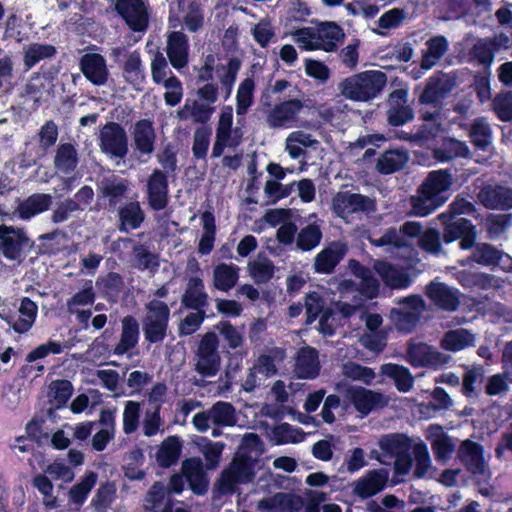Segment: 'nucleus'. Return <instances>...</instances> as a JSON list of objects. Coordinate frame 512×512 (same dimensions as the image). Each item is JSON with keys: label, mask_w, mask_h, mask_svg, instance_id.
<instances>
[{"label": "nucleus", "mask_w": 512, "mask_h": 512, "mask_svg": "<svg viewBox=\"0 0 512 512\" xmlns=\"http://www.w3.org/2000/svg\"><path fill=\"white\" fill-rule=\"evenodd\" d=\"M470 137L473 144L480 149L484 150L491 144V129L484 118L474 121L471 127Z\"/></svg>", "instance_id": "58"}, {"label": "nucleus", "mask_w": 512, "mask_h": 512, "mask_svg": "<svg viewBox=\"0 0 512 512\" xmlns=\"http://www.w3.org/2000/svg\"><path fill=\"white\" fill-rule=\"evenodd\" d=\"M295 373L299 379H315L319 375L320 362L316 348L305 346L298 350Z\"/></svg>", "instance_id": "23"}, {"label": "nucleus", "mask_w": 512, "mask_h": 512, "mask_svg": "<svg viewBox=\"0 0 512 512\" xmlns=\"http://www.w3.org/2000/svg\"><path fill=\"white\" fill-rule=\"evenodd\" d=\"M478 199L490 209H509L512 207V190L502 186H487L479 192Z\"/></svg>", "instance_id": "29"}, {"label": "nucleus", "mask_w": 512, "mask_h": 512, "mask_svg": "<svg viewBox=\"0 0 512 512\" xmlns=\"http://www.w3.org/2000/svg\"><path fill=\"white\" fill-rule=\"evenodd\" d=\"M411 311L392 309L391 318L399 331L411 332L416 327V294L407 297Z\"/></svg>", "instance_id": "42"}, {"label": "nucleus", "mask_w": 512, "mask_h": 512, "mask_svg": "<svg viewBox=\"0 0 512 512\" xmlns=\"http://www.w3.org/2000/svg\"><path fill=\"white\" fill-rule=\"evenodd\" d=\"M473 212L472 205L464 199L455 200L450 205V216L448 220H443L442 224H470L471 219L462 217V215H468Z\"/></svg>", "instance_id": "61"}, {"label": "nucleus", "mask_w": 512, "mask_h": 512, "mask_svg": "<svg viewBox=\"0 0 512 512\" xmlns=\"http://www.w3.org/2000/svg\"><path fill=\"white\" fill-rule=\"evenodd\" d=\"M387 76L379 70H367L343 79L339 84L341 94L352 101L367 102L376 98L384 89Z\"/></svg>", "instance_id": "1"}, {"label": "nucleus", "mask_w": 512, "mask_h": 512, "mask_svg": "<svg viewBox=\"0 0 512 512\" xmlns=\"http://www.w3.org/2000/svg\"><path fill=\"white\" fill-rule=\"evenodd\" d=\"M114 10L133 32L147 30L149 6L145 0H114Z\"/></svg>", "instance_id": "8"}, {"label": "nucleus", "mask_w": 512, "mask_h": 512, "mask_svg": "<svg viewBox=\"0 0 512 512\" xmlns=\"http://www.w3.org/2000/svg\"><path fill=\"white\" fill-rule=\"evenodd\" d=\"M56 53V47L51 44L33 43L25 51L23 59L24 65L26 69H31L41 60L51 58L55 56Z\"/></svg>", "instance_id": "48"}, {"label": "nucleus", "mask_w": 512, "mask_h": 512, "mask_svg": "<svg viewBox=\"0 0 512 512\" xmlns=\"http://www.w3.org/2000/svg\"><path fill=\"white\" fill-rule=\"evenodd\" d=\"M426 294L435 305L446 311H455L460 305L458 291L444 283H430L427 286Z\"/></svg>", "instance_id": "28"}, {"label": "nucleus", "mask_w": 512, "mask_h": 512, "mask_svg": "<svg viewBox=\"0 0 512 512\" xmlns=\"http://www.w3.org/2000/svg\"><path fill=\"white\" fill-rule=\"evenodd\" d=\"M463 48L460 51V56L463 61L472 65L483 66L490 68L495 55L493 44L488 38H473L467 37L464 39Z\"/></svg>", "instance_id": "10"}, {"label": "nucleus", "mask_w": 512, "mask_h": 512, "mask_svg": "<svg viewBox=\"0 0 512 512\" xmlns=\"http://www.w3.org/2000/svg\"><path fill=\"white\" fill-rule=\"evenodd\" d=\"M321 239L320 226H305L298 233L296 245L301 251H310L319 245Z\"/></svg>", "instance_id": "57"}, {"label": "nucleus", "mask_w": 512, "mask_h": 512, "mask_svg": "<svg viewBox=\"0 0 512 512\" xmlns=\"http://www.w3.org/2000/svg\"><path fill=\"white\" fill-rule=\"evenodd\" d=\"M99 146L105 154L124 158L128 153V137L125 129L117 122H107L100 130Z\"/></svg>", "instance_id": "9"}, {"label": "nucleus", "mask_w": 512, "mask_h": 512, "mask_svg": "<svg viewBox=\"0 0 512 512\" xmlns=\"http://www.w3.org/2000/svg\"><path fill=\"white\" fill-rule=\"evenodd\" d=\"M433 154L438 161L445 162L457 157L468 158L470 150L465 142L449 138L444 140L441 148L435 149Z\"/></svg>", "instance_id": "40"}, {"label": "nucleus", "mask_w": 512, "mask_h": 512, "mask_svg": "<svg viewBox=\"0 0 512 512\" xmlns=\"http://www.w3.org/2000/svg\"><path fill=\"white\" fill-rule=\"evenodd\" d=\"M15 202L17 206L13 210L6 204L0 203V215L3 218L11 220L14 216H18L21 220H30L32 217L48 211L53 203V197L46 193H33L24 200L16 197Z\"/></svg>", "instance_id": "6"}, {"label": "nucleus", "mask_w": 512, "mask_h": 512, "mask_svg": "<svg viewBox=\"0 0 512 512\" xmlns=\"http://www.w3.org/2000/svg\"><path fill=\"white\" fill-rule=\"evenodd\" d=\"M122 70L126 82L132 86L137 87L144 84L146 75L139 52L133 51L129 54Z\"/></svg>", "instance_id": "39"}, {"label": "nucleus", "mask_w": 512, "mask_h": 512, "mask_svg": "<svg viewBox=\"0 0 512 512\" xmlns=\"http://www.w3.org/2000/svg\"><path fill=\"white\" fill-rule=\"evenodd\" d=\"M95 285L105 299L115 301L124 288V280L119 273L108 272L99 276Z\"/></svg>", "instance_id": "38"}, {"label": "nucleus", "mask_w": 512, "mask_h": 512, "mask_svg": "<svg viewBox=\"0 0 512 512\" xmlns=\"http://www.w3.org/2000/svg\"><path fill=\"white\" fill-rule=\"evenodd\" d=\"M255 476L253 463L249 457L241 456L236 458L225 470L221 477L222 487L226 491H233L238 483H249Z\"/></svg>", "instance_id": "17"}, {"label": "nucleus", "mask_w": 512, "mask_h": 512, "mask_svg": "<svg viewBox=\"0 0 512 512\" xmlns=\"http://www.w3.org/2000/svg\"><path fill=\"white\" fill-rule=\"evenodd\" d=\"M135 149L141 155H150L155 150L156 133L153 122L149 119H140L134 124L132 132Z\"/></svg>", "instance_id": "26"}, {"label": "nucleus", "mask_w": 512, "mask_h": 512, "mask_svg": "<svg viewBox=\"0 0 512 512\" xmlns=\"http://www.w3.org/2000/svg\"><path fill=\"white\" fill-rule=\"evenodd\" d=\"M182 452V443L178 436H169L162 441L156 453V461L161 468H170L177 464Z\"/></svg>", "instance_id": "34"}, {"label": "nucleus", "mask_w": 512, "mask_h": 512, "mask_svg": "<svg viewBox=\"0 0 512 512\" xmlns=\"http://www.w3.org/2000/svg\"><path fill=\"white\" fill-rule=\"evenodd\" d=\"M452 184L451 176L445 171L431 172L418 191V216L432 213L443 202L440 193L448 190Z\"/></svg>", "instance_id": "3"}, {"label": "nucleus", "mask_w": 512, "mask_h": 512, "mask_svg": "<svg viewBox=\"0 0 512 512\" xmlns=\"http://www.w3.org/2000/svg\"><path fill=\"white\" fill-rule=\"evenodd\" d=\"M372 269L384 284L392 289L406 288L410 285L408 274L388 261L376 259L373 261Z\"/></svg>", "instance_id": "24"}, {"label": "nucleus", "mask_w": 512, "mask_h": 512, "mask_svg": "<svg viewBox=\"0 0 512 512\" xmlns=\"http://www.w3.org/2000/svg\"><path fill=\"white\" fill-rule=\"evenodd\" d=\"M80 70L85 78L95 86L104 85L109 76L105 58L99 53H86L80 58Z\"/></svg>", "instance_id": "19"}, {"label": "nucleus", "mask_w": 512, "mask_h": 512, "mask_svg": "<svg viewBox=\"0 0 512 512\" xmlns=\"http://www.w3.org/2000/svg\"><path fill=\"white\" fill-rule=\"evenodd\" d=\"M447 88V79L444 75L433 76L429 79L427 86L421 96V101L433 103L444 97Z\"/></svg>", "instance_id": "51"}, {"label": "nucleus", "mask_w": 512, "mask_h": 512, "mask_svg": "<svg viewBox=\"0 0 512 512\" xmlns=\"http://www.w3.org/2000/svg\"><path fill=\"white\" fill-rule=\"evenodd\" d=\"M116 497V487L113 482L102 483L91 500V505L97 512H107Z\"/></svg>", "instance_id": "49"}, {"label": "nucleus", "mask_w": 512, "mask_h": 512, "mask_svg": "<svg viewBox=\"0 0 512 512\" xmlns=\"http://www.w3.org/2000/svg\"><path fill=\"white\" fill-rule=\"evenodd\" d=\"M135 254V267L141 271L149 270L155 273L159 266L160 261L157 254L152 253L147 247L143 245L136 246L134 249Z\"/></svg>", "instance_id": "54"}, {"label": "nucleus", "mask_w": 512, "mask_h": 512, "mask_svg": "<svg viewBox=\"0 0 512 512\" xmlns=\"http://www.w3.org/2000/svg\"><path fill=\"white\" fill-rule=\"evenodd\" d=\"M406 162V152L388 150L379 157L376 168L379 173L388 175L401 170Z\"/></svg>", "instance_id": "44"}, {"label": "nucleus", "mask_w": 512, "mask_h": 512, "mask_svg": "<svg viewBox=\"0 0 512 512\" xmlns=\"http://www.w3.org/2000/svg\"><path fill=\"white\" fill-rule=\"evenodd\" d=\"M440 344L446 351L459 352L469 347H474L476 335L465 328L449 330L443 335Z\"/></svg>", "instance_id": "32"}, {"label": "nucleus", "mask_w": 512, "mask_h": 512, "mask_svg": "<svg viewBox=\"0 0 512 512\" xmlns=\"http://www.w3.org/2000/svg\"><path fill=\"white\" fill-rule=\"evenodd\" d=\"M448 230L445 240L450 242L454 239H460V247L462 249H470L475 244L474 226H447Z\"/></svg>", "instance_id": "55"}, {"label": "nucleus", "mask_w": 512, "mask_h": 512, "mask_svg": "<svg viewBox=\"0 0 512 512\" xmlns=\"http://www.w3.org/2000/svg\"><path fill=\"white\" fill-rule=\"evenodd\" d=\"M120 340L113 349V354L122 356L133 349L139 341V323L132 315L125 316L122 321Z\"/></svg>", "instance_id": "30"}, {"label": "nucleus", "mask_w": 512, "mask_h": 512, "mask_svg": "<svg viewBox=\"0 0 512 512\" xmlns=\"http://www.w3.org/2000/svg\"><path fill=\"white\" fill-rule=\"evenodd\" d=\"M78 153L71 143H62L58 146L54 157L55 168L68 175L74 172L78 165Z\"/></svg>", "instance_id": "37"}, {"label": "nucleus", "mask_w": 512, "mask_h": 512, "mask_svg": "<svg viewBox=\"0 0 512 512\" xmlns=\"http://www.w3.org/2000/svg\"><path fill=\"white\" fill-rule=\"evenodd\" d=\"M147 199L150 208L160 211L168 205L169 183L166 174L155 169L147 180Z\"/></svg>", "instance_id": "18"}, {"label": "nucleus", "mask_w": 512, "mask_h": 512, "mask_svg": "<svg viewBox=\"0 0 512 512\" xmlns=\"http://www.w3.org/2000/svg\"><path fill=\"white\" fill-rule=\"evenodd\" d=\"M163 85L167 89L164 94L166 105L171 107L178 105L183 97V86L181 81L171 73V76L164 81Z\"/></svg>", "instance_id": "63"}, {"label": "nucleus", "mask_w": 512, "mask_h": 512, "mask_svg": "<svg viewBox=\"0 0 512 512\" xmlns=\"http://www.w3.org/2000/svg\"><path fill=\"white\" fill-rule=\"evenodd\" d=\"M218 347L219 339L214 332L202 336L196 352L195 369L203 377H212L218 373L221 363Z\"/></svg>", "instance_id": "7"}, {"label": "nucleus", "mask_w": 512, "mask_h": 512, "mask_svg": "<svg viewBox=\"0 0 512 512\" xmlns=\"http://www.w3.org/2000/svg\"><path fill=\"white\" fill-rule=\"evenodd\" d=\"M295 185L296 182L283 185L280 181L267 180L264 192L269 199V202L271 204H275L281 199L288 197L294 191Z\"/></svg>", "instance_id": "62"}, {"label": "nucleus", "mask_w": 512, "mask_h": 512, "mask_svg": "<svg viewBox=\"0 0 512 512\" xmlns=\"http://www.w3.org/2000/svg\"><path fill=\"white\" fill-rule=\"evenodd\" d=\"M170 313L168 304L162 300L152 299L145 304V315L141 323L146 342L156 344L166 339Z\"/></svg>", "instance_id": "2"}, {"label": "nucleus", "mask_w": 512, "mask_h": 512, "mask_svg": "<svg viewBox=\"0 0 512 512\" xmlns=\"http://www.w3.org/2000/svg\"><path fill=\"white\" fill-rule=\"evenodd\" d=\"M240 268L233 263H219L213 269V286L215 289L228 292L239 280Z\"/></svg>", "instance_id": "33"}, {"label": "nucleus", "mask_w": 512, "mask_h": 512, "mask_svg": "<svg viewBox=\"0 0 512 512\" xmlns=\"http://www.w3.org/2000/svg\"><path fill=\"white\" fill-rule=\"evenodd\" d=\"M344 400L353 404L357 412L367 416L375 407L383 406V395L361 386L350 385L344 392Z\"/></svg>", "instance_id": "14"}, {"label": "nucleus", "mask_w": 512, "mask_h": 512, "mask_svg": "<svg viewBox=\"0 0 512 512\" xmlns=\"http://www.w3.org/2000/svg\"><path fill=\"white\" fill-rule=\"evenodd\" d=\"M347 252L345 244L334 242L321 250L314 260V272L319 274H331L341 262Z\"/></svg>", "instance_id": "21"}, {"label": "nucleus", "mask_w": 512, "mask_h": 512, "mask_svg": "<svg viewBox=\"0 0 512 512\" xmlns=\"http://www.w3.org/2000/svg\"><path fill=\"white\" fill-rule=\"evenodd\" d=\"M120 224H142L145 219L144 211L138 201L125 203L118 210Z\"/></svg>", "instance_id": "60"}, {"label": "nucleus", "mask_w": 512, "mask_h": 512, "mask_svg": "<svg viewBox=\"0 0 512 512\" xmlns=\"http://www.w3.org/2000/svg\"><path fill=\"white\" fill-rule=\"evenodd\" d=\"M33 245L22 228L0 226V252L7 260L21 262Z\"/></svg>", "instance_id": "5"}, {"label": "nucleus", "mask_w": 512, "mask_h": 512, "mask_svg": "<svg viewBox=\"0 0 512 512\" xmlns=\"http://www.w3.org/2000/svg\"><path fill=\"white\" fill-rule=\"evenodd\" d=\"M248 270L251 278L256 284L268 283L274 275V264L266 256L260 257L249 262Z\"/></svg>", "instance_id": "45"}, {"label": "nucleus", "mask_w": 512, "mask_h": 512, "mask_svg": "<svg viewBox=\"0 0 512 512\" xmlns=\"http://www.w3.org/2000/svg\"><path fill=\"white\" fill-rule=\"evenodd\" d=\"M212 128L199 126L194 131L192 153L195 159H205L208 153Z\"/></svg>", "instance_id": "52"}, {"label": "nucleus", "mask_w": 512, "mask_h": 512, "mask_svg": "<svg viewBox=\"0 0 512 512\" xmlns=\"http://www.w3.org/2000/svg\"><path fill=\"white\" fill-rule=\"evenodd\" d=\"M304 107L300 99L284 100L276 104L267 115V123L271 128H288L296 120Z\"/></svg>", "instance_id": "15"}, {"label": "nucleus", "mask_w": 512, "mask_h": 512, "mask_svg": "<svg viewBox=\"0 0 512 512\" xmlns=\"http://www.w3.org/2000/svg\"><path fill=\"white\" fill-rule=\"evenodd\" d=\"M378 446L383 451L384 457L392 463V460L405 452L410 451L411 440L404 434L392 433L383 435Z\"/></svg>", "instance_id": "31"}, {"label": "nucleus", "mask_w": 512, "mask_h": 512, "mask_svg": "<svg viewBox=\"0 0 512 512\" xmlns=\"http://www.w3.org/2000/svg\"><path fill=\"white\" fill-rule=\"evenodd\" d=\"M182 473L191 491L198 496L205 495L209 488V480L199 458H188L182 463Z\"/></svg>", "instance_id": "20"}, {"label": "nucleus", "mask_w": 512, "mask_h": 512, "mask_svg": "<svg viewBox=\"0 0 512 512\" xmlns=\"http://www.w3.org/2000/svg\"><path fill=\"white\" fill-rule=\"evenodd\" d=\"M334 208L336 212L344 217L362 212L371 215L376 212L377 206L375 199L360 193L343 192L339 193L334 200Z\"/></svg>", "instance_id": "13"}, {"label": "nucleus", "mask_w": 512, "mask_h": 512, "mask_svg": "<svg viewBox=\"0 0 512 512\" xmlns=\"http://www.w3.org/2000/svg\"><path fill=\"white\" fill-rule=\"evenodd\" d=\"M208 299L204 281L198 276H191L181 297L182 306L186 309H205Z\"/></svg>", "instance_id": "27"}, {"label": "nucleus", "mask_w": 512, "mask_h": 512, "mask_svg": "<svg viewBox=\"0 0 512 512\" xmlns=\"http://www.w3.org/2000/svg\"><path fill=\"white\" fill-rule=\"evenodd\" d=\"M301 33L308 35L312 40L306 44V49L335 52L345 39L343 28L334 21H322L316 26V31L303 28Z\"/></svg>", "instance_id": "4"}, {"label": "nucleus", "mask_w": 512, "mask_h": 512, "mask_svg": "<svg viewBox=\"0 0 512 512\" xmlns=\"http://www.w3.org/2000/svg\"><path fill=\"white\" fill-rule=\"evenodd\" d=\"M0 318L4 320L9 325V327L18 334H24L28 332L34 324L9 307L0 310Z\"/></svg>", "instance_id": "56"}, {"label": "nucleus", "mask_w": 512, "mask_h": 512, "mask_svg": "<svg viewBox=\"0 0 512 512\" xmlns=\"http://www.w3.org/2000/svg\"><path fill=\"white\" fill-rule=\"evenodd\" d=\"M129 190V181L117 176L105 177L98 187L101 197L107 199L108 207L114 210Z\"/></svg>", "instance_id": "25"}, {"label": "nucleus", "mask_w": 512, "mask_h": 512, "mask_svg": "<svg viewBox=\"0 0 512 512\" xmlns=\"http://www.w3.org/2000/svg\"><path fill=\"white\" fill-rule=\"evenodd\" d=\"M484 378V369L481 366H475L466 369L463 381L462 392L466 397L477 396V384H480Z\"/></svg>", "instance_id": "59"}, {"label": "nucleus", "mask_w": 512, "mask_h": 512, "mask_svg": "<svg viewBox=\"0 0 512 512\" xmlns=\"http://www.w3.org/2000/svg\"><path fill=\"white\" fill-rule=\"evenodd\" d=\"M140 404L127 401L123 412V431L125 434L134 433L139 426Z\"/></svg>", "instance_id": "64"}, {"label": "nucleus", "mask_w": 512, "mask_h": 512, "mask_svg": "<svg viewBox=\"0 0 512 512\" xmlns=\"http://www.w3.org/2000/svg\"><path fill=\"white\" fill-rule=\"evenodd\" d=\"M469 260L482 266H500L504 271H512V257L487 243H478Z\"/></svg>", "instance_id": "16"}, {"label": "nucleus", "mask_w": 512, "mask_h": 512, "mask_svg": "<svg viewBox=\"0 0 512 512\" xmlns=\"http://www.w3.org/2000/svg\"><path fill=\"white\" fill-rule=\"evenodd\" d=\"M389 476L386 468L368 470L354 482L353 494L361 499L371 498L387 487Z\"/></svg>", "instance_id": "12"}, {"label": "nucleus", "mask_w": 512, "mask_h": 512, "mask_svg": "<svg viewBox=\"0 0 512 512\" xmlns=\"http://www.w3.org/2000/svg\"><path fill=\"white\" fill-rule=\"evenodd\" d=\"M98 475L94 471H88L82 479L69 490V501L75 505H83L89 493L96 485Z\"/></svg>", "instance_id": "41"}, {"label": "nucleus", "mask_w": 512, "mask_h": 512, "mask_svg": "<svg viewBox=\"0 0 512 512\" xmlns=\"http://www.w3.org/2000/svg\"><path fill=\"white\" fill-rule=\"evenodd\" d=\"M240 68L241 60L237 57L230 58L226 66L222 65L218 67V72L223 70V73L219 75V78L221 84L226 89L225 100L230 97Z\"/></svg>", "instance_id": "53"}, {"label": "nucleus", "mask_w": 512, "mask_h": 512, "mask_svg": "<svg viewBox=\"0 0 512 512\" xmlns=\"http://www.w3.org/2000/svg\"><path fill=\"white\" fill-rule=\"evenodd\" d=\"M380 374L392 379L400 392H408L413 386V376L409 369L402 365L385 363L380 368Z\"/></svg>", "instance_id": "35"}, {"label": "nucleus", "mask_w": 512, "mask_h": 512, "mask_svg": "<svg viewBox=\"0 0 512 512\" xmlns=\"http://www.w3.org/2000/svg\"><path fill=\"white\" fill-rule=\"evenodd\" d=\"M255 83L253 78H245L239 85L236 95V113L244 115L253 104Z\"/></svg>", "instance_id": "50"}, {"label": "nucleus", "mask_w": 512, "mask_h": 512, "mask_svg": "<svg viewBox=\"0 0 512 512\" xmlns=\"http://www.w3.org/2000/svg\"><path fill=\"white\" fill-rule=\"evenodd\" d=\"M448 43L444 37H435L427 42V49L423 53L421 66L430 69L447 51Z\"/></svg>", "instance_id": "47"}, {"label": "nucleus", "mask_w": 512, "mask_h": 512, "mask_svg": "<svg viewBox=\"0 0 512 512\" xmlns=\"http://www.w3.org/2000/svg\"><path fill=\"white\" fill-rule=\"evenodd\" d=\"M167 57L176 70H181L188 64L189 43L187 36L180 31L172 32L167 40Z\"/></svg>", "instance_id": "22"}, {"label": "nucleus", "mask_w": 512, "mask_h": 512, "mask_svg": "<svg viewBox=\"0 0 512 512\" xmlns=\"http://www.w3.org/2000/svg\"><path fill=\"white\" fill-rule=\"evenodd\" d=\"M212 423L217 427H231L236 424V411L230 402L217 401L209 409Z\"/></svg>", "instance_id": "43"}, {"label": "nucleus", "mask_w": 512, "mask_h": 512, "mask_svg": "<svg viewBox=\"0 0 512 512\" xmlns=\"http://www.w3.org/2000/svg\"><path fill=\"white\" fill-rule=\"evenodd\" d=\"M450 360V355H446L426 344H418V366L438 368L447 364Z\"/></svg>", "instance_id": "46"}, {"label": "nucleus", "mask_w": 512, "mask_h": 512, "mask_svg": "<svg viewBox=\"0 0 512 512\" xmlns=\"http://www.w3.org/2000/svg\"><path fill=\"white\" fill-rule=\"evenodd\" d=\"M457 457L468 472L473 475L488 476L489 468L484 458L483 446L470 439L462 441L457 450Z\"/></svg>", "instance_id": "11"}, {"label": "nucleus", "mask_w": 512, "mask_h": 512, "mask_svg": "<svg viewBox=\"0 0 512 512\" xmlns=\"http://www.w3.org/2000/svg\"><path fill=\"white\" fill-rule=\"evenodd\" d=\"M267 509L278 508L282 512H300L304 507L303 498L291 493H277L272 498L261 502Z\"/></svg>", "instance_id": "36"}]
</instances>
